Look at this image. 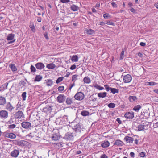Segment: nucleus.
<instances>
[{
    "label": "nucleus",
    "mask_w": 158,
    "mask_h": 158,
    "mask_svg": "<svg viewBox=\"0 0 158 158\" xmlns=\"http://www.w3.org/2000/svg\"><path fill=\"white\" fill-rule=\"evenodd\" d=\"M19 151L18 150L14 149L10 153V155L12 157H16L19 154Z\"/></svg>",
    "instance_id": "13"
},
{
    "label": "nucleus",
    "mask_w": 158,
    "mask_h": 158,
    "mask_svg": "<svg viewBox=\"0 0 158 158\" xmlns=\"http://www.w3.org/2000/svg\"><path fill=\"white\" fill-rule=\"evenodd\" d=\"M130 156L132 157H135V153L133 152H131L130 153Z\"/></svg>",
    "instance_id": "63"
},
{
    "label": "nucleus",
    "mask_w": 158,
    "mask_h": 158,
    "mask_svg": "<svg viewBox=\"0 0 158 158\" xmlns=\"http://www.w3.org/2000/svg\"><path fill=\"white\" fill-rule=\"evenodd\" d=\"M46 83L48 86H51L53 84V81L51 79H48Z\"/></svg>",
    "instance_id": "36"
},
{
    "label": "nucleus",
    "mask_w": 158,
    "mask_h": 158,
    "mask_svg": "<svg viewBox=\"0 0 158 158\" xmlns=\"http://www.w3.org/2000/svg\"><path fill=\"white\" fill-rule=\"evenodd\" d=\"M9 66L12 71L15 72L17 70V69L14 64H12L10 65H9Z\"/></svg>",
    "instance_id": "26"
},
{
    "label": "nucleus",
    "mask_w": 158,
    "mask_h": 158,
    "mask_svg": "<svg viewBox=\"0 0 158 158\" xmlns=\"http://www.w3.org/2000/svg\"><path fill=\"white\" fill-rule=\"evenodd\" d=\"M61 120L65 123H67L68 121V118L66 115L63 116Z\"/></svg>",
    "instance_id": "41"
},
{
    "label": "nucleus",
    "mask_w": 158,
    "mask_h": 158,
    "mask_svg": "<svg viewBox=\"0 0 158 158\" xmlns=\"http://www.w3.org/2000/svg\"><path fill=\"white\" fill-rule=\"evenodd\" d=\"M14 121H13V119L12 118H11L10 120L8 121V123L10 124H12L14 123Z\"/></svg>",
    "instance_id": "55"
},
{
    "label": "nucleus",
    "mask_w": 158,
    "mask_h": 158,
    "mask_svg": "<svg viewBox=\"0 0 158 158\" xmlns=\"http://www.w3.org/2000/svg\"><path fill=\"white\" fill-rule=\"evenodd\" d=\"M78 76V75L76 74L73 75L72 77V81L75 82L76 80H77V77Z\"/></svg>",
    "instance_id": "40"
},
{
    "label": "nucleus",
    "mask_w": 158,
    "mask_h": 158,
    "mask_svg": "<svg viewBox=\"0 0 158 158\" xmlns=\"http://www.w3.org/2000/svg\"><path fill=\"white\" fill-rule=\"evenodd\" d=\"M66 102L67 105H70L73 102L72 98H66Z\"/></svg>",
    "instance_id": "32"
},
{
    "label": "nucleus",
    "mask_w": 158,
    "mask_h": 158,
    "mask_svg": "<svg viewBox=\"0 0 158 158\" xmlns=\"http://www.w3.org/2000/svg\"><path fill=\"white\" fill-rule=\"evenodd\" d=\"M106 23L108 25H111L112 26L115 25V24L114 23H113L112 22H110L109 21H107V23Z\"/></svg>",
    "instance_id": "50"
},
{
    "label": "nucleus",
    "mask_w": 158,
    "mask_h": 158,
    "mask_svg": "<svg viewBox=\"0 0 158 158\" xmlns=\"http://www.w3.org/2000/svg\"><path fill=\"white\" fill-rule=\"evenodd\" d=\"M153 127L154 128H158V122H157L154 125Z\"/></svg>",
    "instance_id": "64"
},
{
    "label": "nucleus",
    "mask_w": 158,
    "mask_h": 158,
    "mask_svg": "<svg viewBox=\"0 0 158 158\" xmlns=\"http://www.w3.org/2000/svg\"><path fill=\"white\" fill-rule=\"evenodd\" d=\"M56 65L53 63L48 64L46 67L49 69H53L56 67Z\"/></svg>",
    "instance_id": "21"
},
{
    "label": "nucleus",
    "mask_w": 158,
    "mask_h": 158,
    "mask_svg": "<svg viewBox=\"0 0 158 158\" xmlns=\"http://www.w3.org/2000/svg\"><path fill=\"white\" fill-rule=\"evenodd\" d=\"M9 136V138H10L11 139H14L16 137V135L15 134L12 133H10Z\"/></svg>",
    "instance_id": "39"
},
{
    "label": "nucleus",
    "mask_w": 158,
    "mask_h": 158,
    "mask_svg": "<svg viewBox=\"0 0 158 158\" xmlns=\"http://www.w3.org/2000/svg\"><path fill=\"white\" fill-rule=\"evenodd\" d=\"M125 117L127 119H132L134 117V113L133 111L127 112L124 114Z\"/></svg>",
    "instance_id": "4"
},
{
    "label": "nucleus",
    "mask_w": 158,
    "mask_h": 158,
    "mask_svg": "<svg viewBox=\"0 0 158 158\" xmlns=\"http://www.w3.org/2000/svg\"><path fill=\"white\" fill-rule=\"evenodd\" d=\"M144 125L142 124H140L137 126V128L138 129V131H141L143 130L144 129Z\"/></svg>",
    "instance_id": "25"
},
{
    "label": "nucleus",
    "mask_w": 158,
    "mask_h": 158,
    "mask_svg": "<svg viewBox=\"0 0 158 158\" xmlns=\"http://www.w3.org/2000/svg\"><path fill=\"white\" fill-rule=\"evenodd\" d=\"M111 5L113 7H117V5L114 2H112Z\"/></svg>",
    "instance_id": "58"
},
{
    "label": "nucleus",
    "mask_w": 158,
    "mask_h": 158,
    "mask_svg": "<svg viewBox=\"0 0 158 158\" xmlns=\"http://www.w3.org/2000/svg\"><path fill=\"white\" fill-rule=\"evenodd\" d=\"M74 97L75 99L81 101L84 99L85 95L83 93L81 92H79L77 93L76 94Z\"/></svg>",
    "instance_id": "2"
},
{
    "label": "nucleus",
    "mask_w": 158,
    "mask_h": 158,
    "mask_svg": "<svg viewBox=\"0 0 158 158\" xmlns=\"http://www.w3.org/2000/svg\"><path fill=\"white\" fill-rule=\"evenodd\" d=\"M110 145V143L108 141H106L101 144V146L104 148L108 147Z\"/></svg>",
    "instance_id": "20"
},
{
    "label": "nucleus",
    "mask_w": 158,
    "mask_h": 158,
    "mask_svg": "<svg viewBox=\"0 0 158 158\" xmlns=\"http://www.w3.org/2000/svg\"><path fill=\"white\" fill-rule=\"evenodd\" d=\"M139 155L141 157H144L145 156V154L144 152H141L139 154Z\"/></svg>",
    "instance_id": "51"
},
{
    "label": "nucleus",
    "mask_w": 158,
    "mask_h": 158,
    "mask_svg": "<svg viewBox=\"0 0 158 158\" xmlns=\"http://www.w3.org/2000/svg\"><path fill=\"white\" fill-rule=\"evenodd\" d=\"M111 92L113 94H115L116 93H118L119 92V89L114 88H112L111 89Z\"/></svg>",
    "instance_id": "34"
},
{
    "label": "nucleus",
    "mask_w": 158,
    "mask_h": 158,
    "mask_svg": "<svg viewBox=\"0 0 158 158\" xmlns=\"http://www.w3.org/2000/svg\"><path fill=\"white\" fill-rule=\"evenodd\" d=\"M30 69L31 72L32 73H34L36 71V68L33 65H31Z\"/></svg>",
    "instance_id": "45"
},
{
    "label": "nucleus",
    "mask_w": 158,
    "mask_h": 158,
    "mask_svg": "<svg viewBox=\"0 0 158 158\" xmlns=\"http://www.w3.org/2000/svg\"><path fill=\"white\" fill-rule=\"evenodd\" d=\"M89 112L87 111L83 110L81 112V114L83 116H88L89 114Z\"/></svg>",
    "instance_id": "30"
},
{
    "label": "nucleus",
    "mask_w": 158,
    "mask_h": 158,
    "mask_svg": "<svg viewBox=\"0 0 158 158\" xmlns=\"http://www.w3.org/2000/svg\"><path fill=\"white\" fill-rule=\"evenodd\" d=\"M73 129L76 132H80L81 130V127L80 124H77L74 126Z\"/></svg>",
    "instance_id": "16"
},
{
    "label": "nucleus",
    "mask_w": 158,
    "mask_h": 158,
    "mask_svg": "<svg viewBox=\"0 0 158 158\" xmlns=\"http://www.w3.org/2000/svg\"><path fill=\"white\" fill-rule=\"evenodd\" d=\"M100 158H108V156L106 155L105 154H103L102 155L101 157H100Z\"/></svg>",
    "instance_id": "60"
},
{
    "label": "nucleus",
    "mask_w": 158,
    "mask_h": 158,
    "mask_svg": "<svg viewBox=\"0 0 158 158\" xmlns=\"http://www.w3.org/2000/svg\"><path fill=\"white\" fill-rule=\"evenodd\" d=\"M78 57L77 55H73L71 59L72 61L77 62L78 61Z\"/></svg>",
    "instance_id": "31"
},
{
    "label": "nucleus",
    "mask_w": 158,
    "mask_h": 158,
    "mask_svg": "<svg viewBox=\"0 0 158 158\" xmlns=\"http://www.w3.org/2000/svg\"><path fill=\"white\" fill-rule=\"evenodd\" d=\"M42 78V76L39 75H37L35 77L34 80L35 81H40Z\"/></svg>",
    "instance_id": "27"
},
{
    "label": "nucleus",
    "mask_w": 158,
    "mask_h": 158,
    "mask_svg": "<svg viewBox=\"0 0 158 158\" xmlns=\"http://www.w3.org/2000/svg\"><path fill=\"white\" fill-rule=\"evenodd\" d=\"M84 82L85 83L89 84L90 82V80L89 78L88 77H85L83 79Z\"/></svg>",
    "instance_id": "28"
},
{
    "label": "nucleus",
    "mask_w": 158,
    "mask_h": 158,
    "mask_svg": "<svg viewBox=\"0 0 158 158\" xmlns=\"http://www.w3.org/2000/svg\"><path fill=\"white\" fill-rule=\"evenodd\" d=\"M124 141H125L127 143L129 144L131 146L133 143V141L134 139L132 137L129 136H125L124 139Z\"/></svg>",
    "instance_id": "3"
},
{
    "label": "nucleus",
    "mask_w": 158,
    "mask_h": 158,
    "mask_svg": "<svg viewBox=\"0 0 158 158\" xmlns=\"http://www.w3.org/2000/svg\"><path fill=\"white\" fill-rule=\"evenodd\" d=\"M14 37L15 35L14 34L11 33L8 35L6 39L7 40H12L11 41L9 42L8 43V44H12L15 41V39H14Z\"/></svg>",
    "instance_id": "6"
},
{
    "label": "nucleus",
    "mask_w": 158,
    "mask_h": 158,
    "mask_svg": "<svg viewBox=\"0 0 158 158\" xmlns=\"http://www.w3.org/2000/svg\"><path fill=\"white\" fill-rule=\"evenodd\" d=\"M8 85V83H6L3 84L1 86V88L3 90L4 89H6L7 88V87Z\"/></svg>",
    "instance_id": "37"
},
{
    "label": "nucleus",
    "mask_w": 158,
    "mask_h": 158,
    "mask_svg": "<svg viewBox=\"0 0 158 158\" xmlns=\"http://www.w3.org/2000/svg\"><path fill=\"white\" fill-rule=\"evenodd\" d=\"M52 106H47L43 108V111L47 114L50 113L52 110Z\"/></svg>",
    "instance_id": "12"
},
{
    "label": "nucleus",
    "mask_w": 158,
    "mask_h": 158,
    "mask_svg": "<svg viewBox=\"0 0 158 158\" xmlns=\"http://www.w3.org/2000/svg\"><path fill=\"white\" fill-rule=\"evenodd\" d=\"M64 89V86H60L58 88V91L60 92H61Z\"/></svg>",
    "instance_id": "48"
},
{
    "label": "nucleus",
    "mask_w": 158,
    "mask_h": 158,
    "mask_svg": "<svg viewBox=\"0 0 158 158\" xmlns=\"http://www.w3.org/2000/svg\"><path fill=\"white\" fill-rule=\"evenodd\" d=\"M70 8L71 10L73 11H78L79 9V8L75 4H72L71 5Z\"/></svg>",
    "instance_id": "17"
},
{
    "label": "nucleus",
    "mask_w": 158,
    "mask_h": 158,
    "mask_svg": "<svg viewBox=\"0 0 158 158\" xmlns=\"http://www.w3.org/2000/svg\"><path fill=\"white\" fill-rule=\"evenodd\" d=\"M104 86L107 91L108 92L110 90H111L112 88L109 87L107 85H104Z\"/></svg>",
    "instance_id": "47"
},
{
    "label": "nucleus",
    "mask_w": 158,
    "mask_h": 158,
    "mask_svg": "<svg viewBox=\"0 0 158 158\" xmlns=\"http://www.w3.org/2000/svg\"><path fill=\"white\" fill-rule=\"evenodd\" d=\"M123 80L124 83H128L130 82L132 79L131 76L129 74L125 75L123 77Z\"/></svg>",
    "instance_id": "7"
},
{
    "label": "nucleus",
    "mask_w": 158,
    "mask_h": 158,
    "mask_svg": "<svg viewBox=\"0 0 158 158\" xmlns=\"http://www.w3.org/2000/svg\"><path fill=\"white\" fill-rule=\"evenodd\" d=\"M76 65L75 64H73L71 66L70 69L71 70H74L76 69Z\"/></svg>",
    "instance_id": "56"
},
{
    "label": "nucleus",
    "mask_w": 158,
    "mask_h": 158,
    "mask_svg": "<svg viewBox=\"0 0 158 158\" xmlns=\"http://www.w3.org/2000/svg\"><path fill=\"white\" fill-rule=\"evenodd\" d=\"M137 98L135 96H130L128 98L129 101L132 102L136 100Z\"/></svg>",
    "instance_id": "22"
},
{
    "label": "nucleus",
    "mask_w": 158,
    "mask_h": 158,
    "mask_svg": "<svg viewBox=\"0 0 158 158\" xmlns=\"http://www.w3.org/2000/svg\"><path fill=\"white\" fill-rule=\"evenodd\" d=\"M86 32L88 34L92 35L94 32V31L91 29H87Z\"/></svg>",
    "instance_id": "33"
},
{
    "label": "nucleus",
    "mask_w": 158,
    "mask_h": 158,
    "mask_svg": "<svg viewBox=\"0 0 158 158\" xmlns=\"http://www.w3.org/2000/svg\"><path fill=\"white\" fill-rule=\"evenodd\" d=\"M8 117V112L5 110L0 111V118H2L6 119Z\"/></svg>",
    "instance_id": "10"
},
{
    "label": "nucleus",
    "mask_w": 158,
    "mask_h": 158,
    "mask_svg": "<svg viewBox=\"0 0 158 158\" xmlns=\"http://www.w3.org/2000/svg\"><path fill=\"white\" fill-rule=\"evenodd\" d=\"M11 125H9L8 126V128L10 129H13L15 128V127L16 125L14 124H10Z\"/></svg>",
    "instance_id": "49"
},
{
    "label": "nucleus",
    "mask_w": 158,
    "mask_h": 158,
    "mask_svg": "<svg viewBox=\"0 0 158 158\" xmlns=\"http://www.w3.org/2000/svg\"><path fill=\"white\" fill-rule=\"evenodd\" d=\"M64 78L63 77H59L56 80V82L57 84H58L60 82L62 81Z\"/></svg>",
    "instance_id": "44"
},
{
    "label": "nucleus",
    "mask_w": 158,
    "mask_h": 158,
    "mask_svg": "<svg viewBox=\"0 0 158 158\" xmlns=\"http://www.w3.org/2000/svg\"><path fill=\"white\" fill-rule=\"evenodd\" d=\"M44 37H45L46 39L48 40L49 39V38L48 35V33L47 32H46L44 34Z\"/></svg>",
    "instance_id": "54"
},
{
    "label": "nucleus",
    "mask_w": 158,
    "mask_h": 158,
    "mask_svg": "<svg viewBox=\"0 0 158 158\" xmlns=\"http://www.w3.org/2000/svg\"><path fill=\"white\" fill-rule=\"evenodd\" d=\"M14 143L19 146H24L26 145L27 142L24 140H15L13 141Z\"/></svg>",
    "instance_id": "8"
},
{
    "label": "nucleus",
    "mask_w": 158,
    "mask_h": 158,
    "mask_svg": "<svg viewBox=\"0 0 158 158\" xmlns=\"http://www.w3.org/2000/svg\"><path fill=\"white\" fill-rule=\"evenodd\" d=\"M66 99V96L62 94H60L57 98L58 102L60 103L63 102Z\"/></svg>",
    "instance_id": "11"
},
{
    "label": "nucleus",
    "mask_w": 158,
    "mask_h": 158,
    "mask_svg": "<svg viewBox=\"0 0 158 158\" xmlns=\"http://www.w3.org/2000/svg\"><path fill=\"white\" fill-rule=\"evenodd\" d=\"M110 15L108 13H105L104 14L103 16L104 18L105 19H107L109 17Z\"/></svg>",
    "instance_id": "52"
},
{
    "label": "nucleus",
    "mask_w": 158,
    "mask_h": 158,
    "mask_svg": "<svg viewBox=\"0 0 158 158\" xmlns=\"http://www.w3.org/2000/svg\"><path fill=\"white\" fill-rule=\"evenodd\" d=\"M123 144L124 143L122 141L120 140H117L115 141L114 145L120 146H123Z\"/></svg>",
    "instance_id": "19"
},
{
    "label": "nucleus",
    "mask_w": 158,
    "mask_h": 158,
    "mask_svg": "<svg viewBox=\"0 0 158 158\" xmlns=\"http://www.w3.org/2000/svg\"><path fill=\"white\" fill-rule=\"evenodd\" d=\"M26 94L27 93L26 92H23L22 94V97L23 100V101L26 100Z\"/></svg>",
    "instance_id": "43"
},
{
    "label": "nucleus",
    "mask_w": 158,
    "mask_h": 158,
    "mask_svg": "<svg viewBox=\"0 0 158 158\" xmlns=\"http://www.w3.org/2000/svg\"><path fill=\"white\" fill-rule=\"evenodd\" d=\"M157 84V83L154 82H148L147 85H154Z\"/></svg>",
    "instance_id": "46"
},
{
    "label": "nucleus",
    "mask_w": 158,
    "mask_h": 158,
    "mask_svg": "<svg viewBox=\"0 0 158 158\" xmlns=\"http://www.w3.org/2000/svg\"><path fill=\"white\" fill-rule=\"evenodd\" d=\"M107 94L106 92L100 93L98 94V95L99 98H104L106 96Z\"/></svg>",
    "instance_id": "23"
},
{
    "label": "nucleus",
    "mask_w": 158,
    "mask_h": 158,
    "mask_svg": "<svg viewBox=\"0 0 158 158\" xmlns=\"http://www.w3.org/2000/svg\"><path fill=\"white\" fill-rule=\"evenodd\" d=\"M22 127L26 129H30L31 127V124L28 122H24L21 123Z\"/></svg>",
    "instance_id": "9"
},
{
    "label": "nucleus",
    "mask_w": 158,
    "mask_h": 158,
    "mask_svg": "<svg viewBox=\"0 0 158 158\" xmlns=\"http://www.w3.org/2000/svg\"><path fill=\"white\" fill-rule=\"evenodd\" d=\"M32 133L31 132L29 134L27 135V136H28L31 138H32L33 137H34V135H32Z\"/></svg>",
    "instance_id": "57"
},
{
    "label": "nucleus",
    "mask_w": 158,
    "mask_h": 158,
    "mask_svg": "<svg viewBox=\"0 0 158 158\" xmlns=\"http://www.w3.org/2000/svg\"><path fill=\"white\" fill-rule=\"evenodd\" d=\"M141 107V106L140 105H138L134 107L133 110L136 111L138 112Z\"/></svg>",
    "instance_id": "29"
},
{
    "label": "nucleus",
    "mask_w": 158,
    "mask_h": 158,
    "mask_svg": "<svg viewBox=\"0 0 158 158\" xmlns=\"http://www.w3.org/2000/svg\"><path fill=\"white\" fill-rule=\"evenodd\" d=\"M14 115L15 117L18 119L23 118H24V115L23 112L20 110L17 112Z\"/></svg>",
    "instance_id": "5"
},
{
    "label": "nucleus",
    "mask_w": 158,
    "mask_h": 158,
    "mask_svg": "<svg viewBox=\"0 0 158 158\" xmlns=\"http://www.w3.org/2000/svg\"><path fill=\"white\" fill-rule=\"evenodd\" d=\"M74 134L70 132H68L65 134L63 138L67 141L72 140L74 138Z\"/></svg>",
    "instance_id": "1"
},
{
    "label": "nucleus",
    "mask_w": 158,
    "mask_h": 158,
    "mask_svg": "<svg viewBox=\"0 0 158 158\" xmlns=\"http://www.w3.org/2000/svg\"><path fill=\"white\" fill-rule=\"evenodd\" d=\"M108 106L110 108H113L115 107V104L114 103H110L108 105Z\"/></svg>",
    "instance_id": "38"
},
{
    "label": "nucleus",
    "mask_w": 158,
    "mask_h": 158,
    "mask_svg": "<svg viewBox=\"0 0 158 158\" xmlns=\"http://www.w3.org/2000/svg\"><path fill=\"white\" fill-rule=\"evenodd\" d=\"M140 45L142 47H144L146 45V43L144 42H141L140 43Z\"/></svg>",
    "instance_id": "61"
},
{
    "label": "nucleus",
    "mask_w": 158,
    "mask_h": 158,
    "mask_svg": "<svg viewBox=\"0 0 158 158\" xmlns=\"http://www.w3.org/2000/svg\"><path fill=\"white\" fill-rule=\"evenodd\" d=\"M93 86L94 87L99 90H102L104 89V88L103 87L97 84H94Z\"/></svg>",
    "instance_id": "24"
},
{
    "label": "nucleus",
    "mask_w": 158,
    "mask_h": 158,
    "mask_svg": "<svg viewBox=\"0 0 158 158\" xmlns=\"http://www.w3.org/2000/svg\"><path fill=\"white\" fill-rule=\"evenodd\" d=\"M10 134V133L5 132L4 133V136L6 137L9 138V135Z\"/></svg>",
    "instance_id": "59"
},
{
    "label": "nucleus",
    "mask_w": 158,
    "mask_h": 158,
    "mask_svg": "<svg viewBox=\"0 0 158 158\" xmlns=\"http://www.w3.org/2000/svg\"><path fill=\"white\" fill-rule=\"evenodd\" d=\"M36 68L39 70H41L44 68L45 66L44 64L41 62H38L35 64Z\"/></svg>",
    "instance_id": "15"
},
{
    "label": "nucleus",
    "mask_w": 158,
    "mask_h": 158,
    "mask_svg": "<svg viewBox=\"0 0 158 158\" xmlns=\"http://www.w3.org/2000/svg\"><path fill=\"white\" fill-rule=\"evenodd\" d=\"M116 121L120 124H122V121L120 120V118H118L116 119Z\"/></svg>",
    "instance_id": "62"
},
{
    "label": "nucleus",
    "mask_w": 158,
    "mask_h": 158,
    "mask_svg": "<svg viewBox=\"0 0 158 158\" xmlns=\"http://www.w3.org/2000/svg\"><path fill=\"white\" fill-rule=\"evenodd\" d=\"M6 108L8 111L11 112L14 109V107L10 102H8L6 103Z\"/></svg>",
    "instance_id": "14"
},
{
    "label": "nucleus",
    "mask_w": 158,
    "mask_h": 158,
    "mask_svg": "<svg viewBox=\"0 0 158 158\" xmlns=\"http://www.w3.org/2000/svg\"><path fill=\"white\" fill-rule=\"evenodd\" d=\"M29 27L31 28V30L33 32H34L35 31V27L33 23H31Z\"/></svg>",
    "instance_id": "35"
},
{
    "label": "nucleus",
    "mask_w": 158,
    "mask_h": 158,
    "mask_svg": "<svg viewBox=\"0 0 158 158\" xmlns=\"http://www.w3.org/2000/svg\"><path fill=\"white\" fill-rule=\"evenodd\" d=\"M6 102V99L4 97L0 96V105H4Z\"/></svg>",
    "instance_id": "18"
},
{
    "label": "nucleus",
    "mask_w": 158,
    "mask_h": 158,
    "mask_svg": "<svg viewBox=\"0 0 158 158\" xmlns=\"http://www.w3.org/2000/svg\"><path fill=\"white\" fill-rule=\"evenodd\" d=\"M60 1L62 3H68L70 2L69 0H60Z\"/></svg>",
    "instance_id": "53"
},
{
    "label": "nucleus",
    "mask_w": 158,
    "mask_h": 158,
    "mask_svg": "<svg viewBox=\"0 0 158 158\" xmlns=\"http://www.w3.org/2000/svg\"><path fill=\"white\" fill-rule=\"evenodd\" d=\"M124 49H123L121 53L120 54V60H122L123 59L124 57Z\"/></svg>",
    "instance_id": "42"
}]
</instances>
